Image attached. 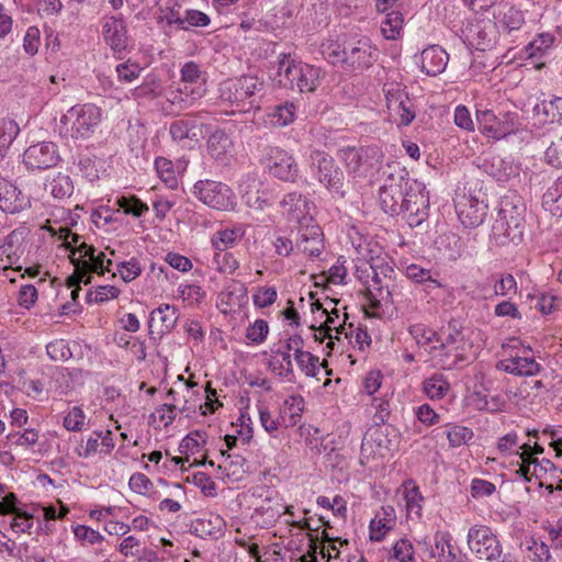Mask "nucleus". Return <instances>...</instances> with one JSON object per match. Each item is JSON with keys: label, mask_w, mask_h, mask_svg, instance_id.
Returning a JSON list of instances; mask_svg holds the SVG:
<instances>
[{"label": "nucleus", "mask_w": 562, "mask_h": 562, "mask_svg": "<svg viewBox=\"0 0 562 562\" xmlns=\"http://www.w3.org/2000/svg\"><path fill=\"white\" fill-rule=\"evenodd\" d=\"M266 504H262L260 506H256L255 507V513L251 515V519L256 521L257 525H259L260 522L258 520H256V516L261 514L263 516H266V520L263 521L265 524H269L271 521H274L278 517L281 516V508L282 506L280 504H276V506H272L270 503H271V499L269 497L266 498Z\"/></svg>", "instance_id": "nucleus-53"}, {"label": "nucleus", "mask_w": 562, "mask_h": 562, "mask_svg": "<svg viewBox=\"0 0 562 562\" xmlns=\"http://www.w3.org/2000/svg\"><path fill=\"white\" fill-rule=\"evenodd\" d=\"M525 212L526 206L521 196L515 193L502 196L491 231V238L496 245H518L522 241L526 227Z\"/></svg>", "instance_id": "nucleus-1"}, {"label": "nucleus", "mask_w": 562, "mask_h": 562, "mask_svg": "<svg viewBox=\"0 0 562 562\" xmlns=\"http://www.w3.org/2000/svg\"><path fill=\"white\" fill-rule=\"evenodd\" d=\"M269 333L268 322L265 319H257L251 326H248V340L256 344L265 341Z\"/></svg>", "instance_id": "nucleus-62"}, {"label": "nucleus", "mask_w": 562, "mask_h": 562, "mask_svg": "<svg viewBox=\"0 0 562 562\" xmlns=\"http://www.w3.org/2000/svg\"><path fill=\"white\" fill-rule=\"evenodd\" d=\"M193 194L215 210H228L233 205L232 191L222 182L200 180L193 186Z\"/></svg>", "instance_id": "nucleus-11"}, {"label": "nucleus", "mask_w": 562, "mask_h": 562, "mask_svg": "<svg viewBox=\"0 0 562 562\" xmlns=\"http://www.w3.org/2000/svg\"><path fill=\"white\" fill-rule=\"evenodd\" d=\"M279 83L300 92H313L321 83V68L310 64L296 63L282 54L278 61Z\"/></svg>", "instance_id": "nucleus-2"}, {"label": "nucleus", "mask_w": 562, "mask_h": 562, "mask_svg": "<svg viewBox=\"0 0 562 562\" xmlns=\"http://www.w3.org/2000/svg\"><path fill=\"white\" fill-rule=\"evenodd\" d=\"M232 140L223 131H215L207 139L209 154L221 162H224L232 149Z\"/></svg>", "instance_id": "nucleus-30"}, {"label": "nucleus", "mask_w": 562, "mask_h": 562, "mask_svg": "<svg viewBox=\"0 0 562 562\" xmlns=\"http://www.w3.org/2000/svg\"><path fill=\"white\" fill-rule=\"evenodd\" d=\"M224 521L220 516L196 519L192 524L193 532L201 538H217L222 533Z\"/></svg>", "instance_id": "nucleus-34"}, {"label": "nucleus", "mask_w": 562, "mask_h": 562, "mask_svg": "<svg viewBox=\"0 0 562 562\" xmlns=\"http://www.w3.org/2000/svg\"><path fill=\"white\" fill-rule=\"evenodd\" d=\"M217 306L224 314H239L244 319L246 317V285L240 281H232L220 293Z\"/></svg>", "instance_id": "nucleus-15"}, {"label": "nucleus", "mask_w": 562, "mask_h": 562, "mask_svg": "<svg viewBox=\"0 0 562 562\" xmlns=\"http://www.w3.org/2000/svg\"><path fill=\"white\" fill-rule=\"evenodd\" d=\"M345 70L362 71L373 66L379 53L372 41L362 36L345 43Z\"/></svg>", "instance_id": "nucleus-8"}, {"label": "nucleus", "mask_w": 562, "mask_h": 562, "mask_svg": "<svg viewBox=\"0 0 562 562\" xmlns=\"http://www.w3.org/2000/svg\"><path fill=\"white\" fill-rule=\"evenodd\" d=\"M268 85L257 75L248 74V104L255 112L261 109H270V98L268 95Z\"/></svg>", "instance_id": "nucleus-23"}, {"label": "nucleus", "mask_w": 562, "mask_h": 562, "mask_svg": "<svg viewBox=\"0 0 562 562\" xmlns=\"http://www.w3.org/2000/svg\"><path fill=\"white\" fill-rule=\"evenodd\" d=\"M497 368L518 376H532L541 370V366L533 358L518 356L501 361Z\"/></svg>", "instance_id": "nucleus-24"}, {"label": "nucleus", "mask_w": 562, "mask_h": 562, "mask_svg": "<svg viewBox=\"0 0 562 562\" xmlns=\"http://www.w3.org/2000/svg\"><path fill=\"white\" fill-rule=\"evenodd\" d=\"M116 270L124 282H131L142 273V267L136 258L119 262L116 265Z\"/></svg>", "instance_id": "nucleus-51"}, {"label": "nucleus", "mask_w": 562, "mask_h": 562, "mask_svg": "<svg viewBox=\"0 0 562 562\" xmlns=\"http://www.w3.org/2000/svg\"><path fill=\"white\" fill-rule=\"evenodd\" d=\"M243 234L239 229L221 231L213 236L212 244L215 249L224 251L226 247L233 246L237 238L241 239Z\"/></svg>", "instance_id": "nucleus-45"}, {"label": "nucleus", "mask_w": 562, "mask_h": 562, "mask_svg": "<svg viewBox=\"0 0 562 562\" xmlns=\"http://www.w3.org/2000/svg\"><path fill=\"white\" fill-rule=\"evenodd\" d=\"M472 437V429L464 426L454 425L447 430V438L449 440L450 446L452 447H459L461 445H464Z\"/></svg>", "instance_id": "nucleus-50"}, {"label": "nucleus", "mask_w": 562, "mask_h": 562, "mask_svg": "<svg viewBox=\"0 0 562 562\" xmlns=\"http://www.w3.org/2000/svg\"><path fill=\"white\" fill-rule=\"evenodd\" d=\"M404 498L406 501L407 515H415L420 518L423 510L424 496L422 495L419 487L415 482L409 479L403 483Z\"/></svg>", "instance_id": "nucleus-32"}, {"label": "nucleus", "mask_w": 562, "mask_h": 562, "mask_svg": "<svg viewBox=\"0 0 562 562\" xmlns=\"http://www.w3.org/2000/svg\"><path fill=\"white\" fill-rule=\"evenodd\" d=\"M370 278L371 281L367 284L366 291V297L369 302L370 308L379 310L383 304H392L393 291L390 289V283H383V280L373 263H371Z\"/></svg>", "instance_id": "nucleus-17"}, {"label": "nucleus", "mask_w": 562, "mask_h": 562, "mask_svg": "<svg viewBox=\"0 0 562 562\" xmlns=\"http://www.w3.org/2000/svg\"><path fill=\"white\" fill-rule=\"evenodd\" d=\"M454 206L459 221L467 228L480 226L487 213V204L472 195L459 196Z\"/></svg>", "instance_id": "nucleus-13"}, {"label": "nucleus", "mask_w": 562, "mask_h": 562, "mask_svg": "<svg viewBox=\"0 0 562 562\" xmlns=\"http://www.w3.org/2000/svg\"><path fill=\"white\" fill-rule=\"evenodd\" d=\"M450 387L449 382L442 374H434L424 381L423 390L431 400L442 398Z\"/></svg>", "instance_id": "nucleus-39"}, {"label": "nucleus", "mask_w": 562, "mask_h": 562, "mask_svg": "<svg viewBox=\"0 0 562 562\" xmlns=\"http://www.w3.org/2000/svg\"><path fill=\"white\" fill-rule=\"evenodd\" d=\"M406 196L401 215L411 227L418 226L427 216L428 196L422 182L412 179L406 182Z\"/></svg>", "instance_id": "nucleus-10"}, {"label": "nucleus", "mask_w": 562, "mask_h": 562, "mask_svg": "<svg viewBox=\"0 0 562 562\" xmlns=\"http://www.w3.org/2000/svg\"><path fill=\"white\" fill-rule=\"evenodd\" d=\"M200 441L205 443V434L198 430L192 431L181 440L179 445V451L181 453H193L200 447Z\"/></svg>", "instance_id": "nucleus-58"}, {"label": "nucleus", "mask_w": 562, "mask_h": 562, "mask_svg": "<svg viewBox=\"0 0 562 562\" xmlns=\"http://www.w3.org/2000/svg\"><path fill=\"white\" fill-rule=\"evenodd\" d=\"M496 25L504 32L518 31L525 24V15L521 10L514 5L505 4L495 16Z\"/></svg>", "instance_id": "nucleus-28"}, {"label": "nucleus", "mask_w": 562, "mask_h": 562, "mask_svg": "<svg viewBox=\"0 0 562 562\" xmlns=\"http://www.w3.org/2000/svg\"><path fill=\"white\" fill-rule=\"evenodd\" d=\"M77 166L82 177L89 181H94L99 178L95 160L90 156H79Z\"/></svg>", "instance_id": "nucleus-60"}, {"label": "nucleus", "mask_w": 562, "mask_h": 562, "mask_svg": "<svg viewBox=\"0 0 562 562\" xmlns=\"http://www.w3.org/2000/svg\"><path fill=\"white\" fill-rule=\"evenodd\" d=\"M214 260L217 263V269L222 272L233 273L239 266L237 259L226 251H220L215 254Z\"/></svg>", "instance_id": "nucleus-61"}, {"label": "nucleus", "mask_w": 562, "mask_h": 562, "mask_svg": "<svg viewBox=\"0 0 562 562\" xmlns=\"http://www.w3.org/2000/svg\"><path fill=\"white\" fill-rule=\"evenodd\" d=\"M115 204L123 210L125 214L133 215L135 217L143 216L146 212H148V206L136 195L130 196H119L116 199Z\"/></svg>", "instance_id": "nucleus-41"}, {"label": "nucleus", "mask_w": 562, "mask_h": 562, "mask_svg": "<svg viewBox=\"0 0 562 562\" xmlns=\"http://www.w3.org/2000/svg\"><path fill=\"white\" fill-rule=\"evenodd\" d=\"M177 318V310L173 306L168 304L161 305L150 313V331L153 333L155 328L158 335L169 333L175 327Z\"/></svg>", "instance_id": "nucleus-25"}, {"label": "nucleus", "mask_w": 562, "mask_h": 562, "mask_svg": "<svg viewBox=\"0 0 562 562\" xmlns=\"http://www.w3.org/2000/svg\"><path fill=\"white\" fill-rule=\"evenodd\" d=\"M448 335L440 339L439 345H434L431 350H441V356L446 358L443 366L452 368L465 360L463 355L464 337L461 328L456 321L448 323Z\"/></svg>", "instance_id": "nucleus-12"}, {"label": "nucleus", "mask_w": 562, "mask_h": 562, "mask_svg": "<svg viewBox=\"0 0 562 562\" xmlns=\"http://www.w3.org/2000/svg\"><path fill=\"white\" fill-rule=\"evenodd\" d=\"M393 557L400 562H415L412 542L400 539L393 547Z\"/></svg>", "instance_id": "nucleus-57"}, {"label": "nucleus", "mask_w": 562, "mask_h": 562, "mask_svg": "<svg viewBox=\"0 0 562 562\" xmlns=\"http://www.w3.org/2000/svg\"><path fill=\"white\" fill-rule=\"evenodd\" d=\"M542 206L554 216H562V175L542 195Z\"/></svg>", "instance_id": "nucleus-31"}, {"label": "nucleus", "mask_w": 562, "mask_h": 562, "mask_svg": "<svg viewBox=\"0 0 562 562\" xmlns=\"http://www.w3.org/2000/svg\"><path fill=\"white\" fill-rule=\"evenodd\" d=\"M30 169H48L57 165L59 155L57 146L52 142H41L30 146L23 155Z\"/></svg>", "instance_id": "nucleus-14"}, {"label": "nucleus", "mask_w": 562, "mask_h": 562, "mask_svg": "<svg viewBox=\"0 0 562 562\" xmlns=\"http://www.w3.org/2000/svg\"><path fill=\"white\" fill-rule=\"evenodd\" d=\"M546 160L555 168H562V140L552 142L544 153Z\"/></svg>", "instance_id": "nucleus-64"}, {"label": "nucleus", "mask_w": 562, "mask_h": 562, "mask_svg": "<svg viewBox=\"0 0 562 562\" xmlns=\"http://www.w3.org/2000/svg\"><path fill=\"white\" fill-rule=\"evenodd\" d=\"M386 18L382 22L381 32L386 40H396L400 37L403 29L404 16L400 11L393 10L386 12Z\"/></svg>", "instance_id": "nucleus-38"}, {"label": "nucleus", "mask_w": 562, "mask_h": 562, "mask_svg": "<svg viewBox=\"0 0 562 562\" xmlns=\"http://www.w3.org/2000/svg\"><path fill=\"white\" fill-rule=\"evenodd\" d=\"M322 47L324 57L334 66H339L345 70V44L341 46L336 42H329L328 44H323Z\"/></svg>", "instance_id": "nucleus-44"}, {"label": "nucleus", "mask_w": 562, "mask_h": 562, "mask_svg": "<svg viewBox=\"0 0 562 562\" xmlns=\"http://www.w3.org/2000/svg\"><path fill=\"white\" fill-rule=\"evenodd\" d=\"M303 347H304V339L300 335L291 336L286 340V344H285V349L288 351H291V350L294 351V359H295L296 363L303 362L302 358H308L310 360L315 361L314 355L311 353L310 351H304Z\"/></svg>", "instance_id": "nucleus-54"}, {"label": "nucleus", "mask_w": 562, "mask_h": 562, "mask_svg": "<svg viewBox=\"0 0 562 562\" xmlns=\"http://www.w3.org/2000/svg\"><path fill=\"white\" fill-rule=\"evenodd\" d=\"M102 120V110L93 103L76 104L60 119L66 132L74 139L90 138Z\"/></svg>", "instance_id": "nucleus-3"}, {"label": "nucleus", "mask_w": 562, "mask_h": 562, "mask_svg": "<svg viewBox=\"0 0 562 562\" xmlns=\"http://www.w3.org/2000/svg\"><path fill=\"white\" fill-rule=\"evenodd\" d=\"M76 250V254L79 252L80 256L76 257V260L79 262V270L83 271L90 276L91 272L98 273L100 276H104L105 270V255L104 252L95 254V248L92 245H88L85 241L80 243Z\"/></svg>", "instance_id": "nucleus-20"}, {"label": "nucleus", "mask_w": 562, "mask_h": 562, "mask_svg": "<svg viewBox=\"0 0 562 562\" xmlns=\"http://www.w3.org/2000/svg\"><path fill=\"white\" fill-rule=\"evenodd\" d=\"M405 274L407 279L416 283L425 284L426 290H435L442 286L437 279L432 278L430 270L415 263L406 267Z\"/></svg>", "instance_id": "nucleus-36"}, {"label": "nucleus", "mask_w": 562, "mask_h": 562, "mask_svg": "<svg viewBox=\"0 0 562 562\" xmlns=\"http://www.w3.org/2000/svg\"><path fill=\"white\" fill-rule=\"evenodd\" d=\"M304 411V400L301 395L289 396L280 409V417L285 427L295 426Z\"/></svg>", "instance_id": "nucleus-29"}, {"label": "nucleus", "mask_w": 562, "mask_h": 562, "mask_svg": "<svg viewBox=\"0 0 562 562\" xmlns=\"http://www.w3.org/2000/svg\"><path fill=\"white\" fill-rule=\"evenodd\" d=\"M274 201V195L268 184L252 179L248 182V206L256 210H263L270 206Z\"/></svg>", "instance_id": "nucleus-26"}, {"label": "nucleus", "mask_w": 562, "mask_h": 562, "mask_svg": "<svg viewBox=\"0 0 562 562\" xmlns=\"http://www.w3.org/2000/svg\"><path fill=\"white\" fill-rule=\"evenodd\" d=\"M31 205L30 198L11 181L0 178V210L16 214Z\"/></svg>", "instance_id": "nucleus-16"}, {"label": "nucleus", "mask_w": 562, "mask_h": 562, "mask_svg": "<svg viewBox=\"0 0 562 562\" xmlns=\"http://www.w3.org/2000/svg\"><path fill=\"white\" fill-rule=\"evenodd\" d=\"M411 335L414 337L416 342L420 346H434V342L440 341L438 334L431 329L416 325L409 328Z\"/></svg>", "instance_id": "nucleus-52"}, {"label": "nucleus", "mask_w": 562, "mask_h": 562, "mask_svg": "<svg viewBox=\"0 0 562 562\" xmlns=\"http://www.w3.org/2000/svg\"><path fill=\"white\" fill-rule=\"evenodd\" d=\"M295 106L293 103H286L283 105H278L273 110V117L276 119L274 123L280 126H285L293 122L295 116Z\"/></svg>", "instance_id": "nucleus-59"}, {"label": "nucleus", "mask_w": 562, "mask_h": 562, "mask_svg": "<svg viewBox=\"0 0 562 562\" xmlns=\"http://www.w3.org/2000/svg\"><path fill=\"white\" fill-rule=\"evenodd\" d=\"M450 541L451 537L448 532H436L435 549L431 551L430 555L434 558L437 554L441 562H446L449 551H453Z\"/></svg>", "instance_id": "nucleus-49"}, {"label": "nucleus", "mask_w": 562, "mask_h": 562, "mask_svg": "<svg viewBox=\"0 0 562 562\" xmlns=\"http://www.w3.org/2000/svg\"><path fill=\"white\" fill-rule=\"evenodd\" d=\"M395 525L394 508L382 507V514L378 513L370 522V539L381 541Z\"/></svg>", "instance_id": "nucleus-27"}, {"label": "nucleus", "mask_w": 562, "mask_h": 562, "mask_svg": "<svg viewBox=\"0 0 562 562\" xmlns=\"http://www.w3.org/2000/svg\"><path fill=\"white\" fill-rule=\"evenodd\" d=\"M271 164L268 165L270 173L283 181H295L299 175V168L294 158L281 149H273L270 157Z\"/></svg>", "instance_id": "nucleus-19"}, {"label": "nucleus", "mask_w": 562, "mask_h": 562, "mask_svg": "<svg viewBox=\"0 0 562 562\" xmlns=\"http://www.w3.org/2000/svg\"><path fill=\"white\" fill-rule=\"evenodd\" d=\"M102 34L105 43L115 54H121L127 46V30L122 18L109 16L102 23Z\"/></svg>", "instance_id": "nucleus-18"}, {"label": "nucleus", "mask_w": 562, "mask_h": 562, "mask_svg": "<svg viewBox=\"0 0 562 562\" xmlns=\"http://www.w3.org/2000/svg\"><path fill=\"white\" fill-rule=\"evenodd\" d=\"M468 544L476 558L488 562L501 558L503 553L496 535L485 525H475L469 529Z\"/></svg>", "instance_id": "nucleus-9"}, {"label": "nucleus", "mask_w": 562, "mask_h": 562, "mask_svg": "<svg viewBox=\"0 0 562 562\" xmlns=\"http://www.w3.org/2000/svg\"><path fill=\"white\" fill-rule=\"evenodd\" d=\"M169 133L172 140L183 143L186 140L199 142L203 137L202 125L189 115L176 120L170 124Z\"/></svg>", "instance_id": "nucleus-21"}, {"label": "nucleus", "mask_w": 562, "mask_h": 562, "mask_svg": "<svg viewBox=\"0 0 562 562\" xmlns=\"http://www.w3.org/2000/svg\"><path fill=\"white\" fill-rule=\"evenodd\" d=\"M412 181L404 168L390 172L380 188L379 201L382 211L390 216L401 215L406 196V182Z\"/></svg>", "instance_id": "nucleus-4"}, {"label": "nucleus", "mask_w": 562, "mask_h": 562, "mask_svg": "<svg viewBox=\"0 0 562 562\" xmlns=\"http://www.w3.org/2000/svg\"><path fill=\"white\" fill-rule=\"evenodd\" d=\"M13 519L10 522V528L14 532H30L34 525V517L32 514L20 509L13 515Z\"/></svg>", "instance_id": "nucleus-55"}, {"label": "nucleus", "mask_w": 562, "mask_h": 562, "mask_svg": "<svg viewBox=\"0 0 562 562\" xmlns=\"http://www.w3.org/2000/svg\"><path fill=\"white\" fill-rule=\"evenodd\" d=\"M277 290L272 286H258L252 294L254 305L263 308L272 305L277 300Z\"/></svg>", "instance_id": "nucleus-48"}, {"label": "nucleus", "mask_w": 562, "mask_h": 562, "mask_svg": "<svg viewBox=\"0 0 562 562\" xmlns=\"http://www.w3.org/2000/svg\"><path fill=\"white\" fill-rule=\"evenodd\" d=\"M310 160L318 181L330 192L344 198L346 195L345 175L335 159L329 154L316 149L311 153Z\"/></svg>", "instance_id": "nucleus-5"}, {"label": "nucleus", "mask_w": 562, "mask_h": 562, "mask_svg": "<svg viewBox=\"0 0 562 562\" xmlns=\"http://www.w3.org/2000/svg\"><path fill=\"white\" fill-rule=\"evenodd\" d=\"M45 190L56 199L69 198L74 192L72 180L68 175L59 172L45 184Z\"/></svg>", "instance_id": "nucleus-37"}, {"label": "nucleus", "mask_w": 562, "mask_h": 562, "mask_svg": "<svg viewBox=\"0 0 562 562\" xmlns=\"http://www.w3.org/2000/svg\"><path fill=\"white\" fill-rule=\"evenodd\" d=\"M339 155L349 172L358 177H367L383 159V153L376 146L347 147L340 149Z\"/></svg>", "instance_id": "nucleus-7"}, {"label": "nucleus", "mask_w": 562, "mask_h": 562, "mask_svg": "<svg viewBox=\"0 0 562 562\" xmlns=\"http://www.w3.org/2000/svg\"><path fill=\"white\" fill-rule=\"evenodd\" d=\"M520 546L529 552L528 558L532 561L547 562L551 558L549 547L533 537H526Z\"/></svg>", "instance_id": "nucleus-40"}, {"label": "nucleus", "mask_w": 562, "mask_h": 562, "mask_svg": "<svg viewBox=\"0 0 562 562\" xmlns=\"http://www.w3.org/2000/svg\"><path fill=\"white\" fill-rule=\"evenodd\" d=\"M537 115H543L546 123L562 122V97H555L551 100H543L535 106Z\"/></svg>", "instance_id": "nucleus-35"}, {"label": "nucleus", "mask_w": 562, "mask_h": 562, "mask_svg": "<svg viewBox=\"0 0 562 562\" xmlns=\"http://www.w3.org/2000/svg\"><path fill=\"white\" fill-rule=\"evenodd\" d=\"M86 415L83 411L75 406L64 418V427L69 431H79L85 425Z\"/></svg>", "instance_id": "nucleus-56"}, {"label": "nucleus", "mask_w": 562, "mask_h": 562, "mask_svg": "<svg viewBox=\"0 0 562 562\" xmlns=\"http://www.w3.org/2000/svg\"><path fill=\"white\" fill-rule=\"evenodd\" d=\"M48 357L54 361H66L72 353L66 340L56 339L46 346Z\"/></svg>", "instance_id": "nucleus-47"}, {"label": "nucleus", "mask_w": 562, "mask_h": 562, "mask_svg": "<svg viewBox=\"0 0 562 562\" xmlns=\"http://www.w3.org/2000/svg\"><path fill=\"white\" fill-rule=\"evenodd\" d=\"M120 294V290L113 285H100L95 291H89L86 295L88 303H103L110 299H115Z\"/></svg>", "instance_id": "nucleus-46"}, {"label": "nucleus", "mask_w": 562, "mask_h": 562, "mask_svg": "<svg viewBox=\"0 0 562 562\" xmlns=\"http://www.w3.org/2000/svg\"><path fill=\"white\" fill-rule=\"evenodd\" d=\"M19 132V125L13 120L0 119V155L10 147Z\"/></svg>", "instance_id": "nucleus-42"}, {"label": "nucleus", "mask_w": 562, "mask_h": 562, "mask_svg": "<svg viewBox=\"0 0 562 562\" xmlns=\"http://www.w3.org/2000/svg\"><path fill=\"white\" fill-rule=\"evenodd\" d=\"M245 459L236 456L233 459L232 454H227L224 461V469L226 471L227 477L232 482H239L244 479L246 470L244 469Z\"/></svg>", "instance_id": "nucleus-43"}, {"label": "nucleus", "mask_w": 562, "mask_h": 562, "mask_svg": "<svg viewBox=\"0 0 562 562\" xmlns=\"http://www.w3.org/2000/svg\"><path fill=\"white\" fill-rule=\"evenodd\" d=\"M448 60L449 55L442 47L429 46L422 52V70L428 76H437L446 69Z\"/></svg>", "instance_id": "nucleus-22"}, {"label": "nucleus", "mask_w": 562, "mask_h": 562, "mask_svg": "<svg viewBox=\"0 0 562 562\" xmlns=\"http://www.w3.org/2000/svg\"><path fill=\"white\" fill-rule=\"evenodd\" d=\"M300 238H312L313 249H308V256L317 257L324 248L323 232L319 225L314 222L302 224L299 226Z\"/></svg>", "instance_id": "nucleus-33"}, {"label": "nucleus", "mask_w": 562, "mask_h": 562, "mask_svg": "<svg viewBox=\"0 0 562 562\" xmlns=\"http://www.w3.org/2000/svg\"><path fill=\"white\" fill-rule=\"evenodd\" d=\"M187 481L192 482L194 485L199 486L204 495H215V483L207 474L203 472H196L192 475L191 479L188 477Z\"/></svg>", "instance_id": "nucleus-63"}, {"label": "nucleus", "mask_w": 562, "mask_h": 562, "mask_svg": "<svg viewBox=\"0 0 562 562\" xmlns=\"http://www.w3.org/2000/svg\"><path fill=\"white\" fill-rule=\"evenodd\" d=\"M480 131L494 139H502L520 128V117L516 112L495 114L491 110H476Z\"/></svg>", "instance_id": "nucleus-6"}]
</instances>
